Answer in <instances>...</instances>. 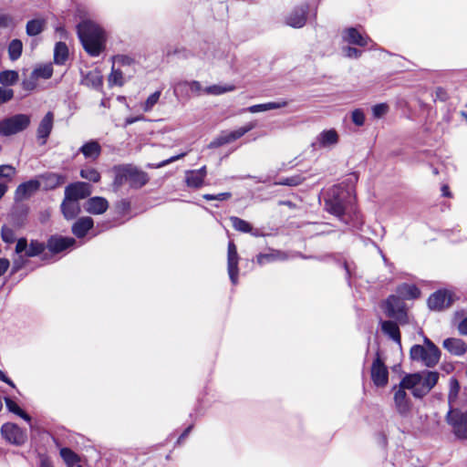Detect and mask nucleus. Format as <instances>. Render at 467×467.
I'll return each mask as SVG.
<instances>
[{"instance_id":"nucleus-26","label":"nucleus","mask_w":467,"mask_h":467,"mask_svg":"<svg viewBox=\"0 0 467 467\" xmlns=\"http://www.w3.org/2000/svg\"><path fill=\"white\" fill-rule=\"evenodd\" d=\"M93 226V220L91 217H82L78 219L72 226L73 234L80 238L86 235L88 231Z\"/></svg>"},{"instance_id":"nucleus-51","label":"nucleus","mask_w":467,"mask_h":467,"mask_svg":"<svg viewBox=\"0 0 467 467\" xmlns=\"http://www.w3.org/2000/svg\"><path fill=\"white\" fill-rule=\"evenodd\" d=\"M14 98V90L0 87V105L10 101Z\"/></svg>"},{"instance_id":"nucleus-33","label":"nucleus","mask_w":467,"mask_h":467,"mask_svg":"<svg viewBox=\"0 0 467 467\" xmlns=\"http://www.w3.org/2000/svg\"><path fill=\"white\" fill-rule=\"evenodd\" d=\"M255 127H256V122L252 121V122L247 123L244 127H241V128H239L234 131H231L225 135H226L229 142H233V141L236 140L237 139L243 137L245 133L249 132Z\"/></svg>"},{"instance_id":"nucleus-45","label":"nucleus","mask_w":467,"mask_h":467,"mask_svg":"<svg viewBox=\"0 0 467 467\" xmlns=\"http://www.w3.org/2000/svg\"><path fill=\"white\" fill-rule=\"evenodd\" d=\"M44 250L45 246L42 243L32 241L26 252V254L29 257H32L40 254Z\"/></svg>"},{"instance_id":"nucleus-47","label":"nucleus","mask_w":467,"mask_h":467,"mask_svg":"<svg viewBox=\"0 0 467 467\" xmlns=\"http://www.w3.org/2000/svg\"><path fill=\"white\" fill-rule=\"evenodd\" d=\"M1 237L5 243L12 244L16 240V234L13 229L4 225L1 229Z\"/></svg>"},{"instance_id":"nucleus-54","label":"nucleus","mask_w":467,"mask_h":467,"mask_svg":"<svg viewBox=\"0 0 467 467\" xmlns=\"http://www.w3.org/2000/svg\"><path fill=\"white\" fill-rule=\"evenodd\" d=\"M389 107L387 104H378L372 109V112L375 118H381L388 112Z\"/></svg>"},{"instance_id":"nucleus-2","label":"nucleus","mask_w":467,"mask_h":467,"mask_svg":"<svg viewBox=\"0 0 467 467\" xmlns=\"http://www.w3.org/2000/svg\"><path fill=\"white\" fill-rule=\"evenodd\" d=\"M113 171L115 174L112 183L114 191H119L126 183L131 188L139 189L149 181L146 172L130 164L115 166Z\"/></svg>"},{"instance_id":"nucleus-8","label":"nucleus","mask_w":467,"mask_h":467,"mask_svg":"<svg viewBox=\"0 0 467 467\" xmlns=\"http://www.w3.org/2000/svg\"><path fill=\"white\" fill-rule=\"evenodd\" d=\"M30 116L16 114L0 121V135L10 136L25 130L30 124Z\"/></svg>"},{"instance_id":"nucleus-35","label":"nucleus","mask_w":467,"mask_h":467,"mask_svg":"<svg viewBox=\"0 0 467 467\" xmlns=\"http://www.w3.org/2000/svg\"><path fill=\"white\" fill-rule=\"evenodd\" d=\"M449 393H448V403L450 409H452L453 403L456 401L460 392V383L455 378H451L449 380Z\"/></svg>"},{"instance_id":"nucleus-61","label":"nucleus","mask_w":467,"mask_h":467,"mask_svg":"<svg viewBox=\"0 0 467 467\" xmlns=\"http://www.w3.org/2000/svg\"><path fill=\"white\" fill-rule=\"evenodd\" d=\"M27 247V242L25 238L18 239L16 245V253L20 254L23 251L26 250Z\"/></svg>"},{"instance_id":"nucleus-50","label":"nucleus","mask_w":467,"mask_h":467,"mask_svg":"<svg viewBox=\"0 0 467 467\" xmlns=\"http://www.w3.org/2000/svg\"><path fill=\"white\" fill-rule=\"evenodd\" d=\"M203 199L206 201H226L229 200L232 197L231 192H221L218 194H203Z\"/></svg>"},{"instance_id":"nucleus-14","label":"nucleus","mask_w":467,"mask_h":467,"mask_svg":"<svg viewBox=\"0 0 467 467\" xmlns=\"http://www.w3.org/2000/svg\"><path fill=\"white\" fill-rule=\"evenodd\" d=\"M39 181L32 179L17 186L15 192L14 199L16 202H22L34 195L40 188Z\"/></svg>"},{"instance_id":"nucleus-56","label":"nucleus","mask_w":467,"mask_h":467,"mask_svg":"<svg viewBox=\"0 0 467 467\" xmlns=\"http://www.w3.org/2000/svg\"><path fill=\"white\" fill-rule=\"evenodd\" d=\"M185 84L188 85L190 90L196 95H200L201 92L203 91L202 85L199 81L193 80L191 82H185Z\"/></svg>"},{"instance_id":"nucleus-57","label":"nucleus","mask_w":467,"mask_h":467,"mask_svg":"<svg viewBox=\"0 0 467 467\" xmlns=\"http://www.w3.org/2000/svg\"><path fill=\"white\" fill-rule=\"evenodd\" d=\"M133 62V59L126 55H117L114 57V63H119L120 65H130Z\"/></svg>"},{"instance_id":"nucleus-28","label":"nucleus","mask_w":467,"mask_h":467,"mask_svg":"<svg viewBox=\"0 0 467 467\" xmlns=\"http://www.w3.org/2000/svg\"><path fill=\"white\" fill-rule=\"evenodd\" d=\"M381 329L384 334L389 336L393 341L400 345L401 338H400V332L399 329V327L397 323L387 320L381 322Z\"/></svg>"},{"instance_id":"nucleus-22","label":"nucleus","mask_w":467,"mask_h":467,"mask_svg":"<svg viewBox=\"0 0 467 467\" xmlns=\"http://www.w3.org/2000/svg\"><path fill=\"white\" fill-rule=\"evenodd\" d=\"M61 211L66 219H74L80 213L79 202L65 196L61 203Z\"/></svg>"},{"instance_id":"nucleus-18","label":"nucleus","mask_w":467,"mask_h":467,"mask_svg":"<svg viewBox=\"0 0 467 467\" xmlns=\"http://www.w3.org/2000/svg\"><path fill=\"white\" fill-rule=\"evenodd\" d=\"M109 208V202L103 197H91L85 203V210L92 214H102Z\"/></svg>"},{"instance_id":"nucleus-3","label":"nucleus","mask_w":467,"mask_h":467,"mask_svg":"<svg viewBox=\"0 0 467 467\" xmlns=\"http://www.w3.org/2000/svg\"><path fill=\"white\" fill-rule=\"evenodd\" d=\"M411 359L422 362L428 368L435 367L441 358V350L428 337L424 338V345H414L410 351Z\"/></svg>"},{"instance_id":"nucleus-30","label":"nucleus","mask_w":467,"mask_h":467,"mask_svg":"<svg viewBox=\"0 0 467 467\" xmlns=\"http://www.w3.org/2000/svg\"><path fill=\"white\" fill-rule=\"evenodd\" d=\"M230 221L232 223L233 227L236 231L242 232V233H250L254 236H258L259 235L258 230H254V231L252 225L248 222H246L245 220L241 219V218L236 217V216H231L230 217Z\"/></svg>"},{"instance_id":"nucleus-60","label":"nucleus","mask_w":467,"mask_h":467,"mask_svg":"<svg viewBox=\"0 0 467 467\" xmlns=\"http://www.w3.org/2000/svg\"><path fill=\"white\" fill-rule=\"evenodd\" d=\"M435 96L436 99H440L441 101H446L449 99L447 91L441 87L436 88Z\"/></svg>"},{"instance_id":"nucleus-40","label":"nucleus","mask_w":467,"mask_h":467,"mask_svg":"<svg viewBox=\"0 0 467 467\" xmlns=\"http://www.w3.org/2000/svg\"><path fill=\"white\" fill-rule=\"evenodd\" d=\"M23 44L19 39H14L8 46V54L11 60H16L22 54Z\"/></svg>"},{"instance_id":"nucleus-59","label":"nucleus","mask_w":467,"mask_h":467,"mask_svg":"<svg viewBox=\"0 0 467 467\" xmlns=\"http://www.w3.org/2000/svg\"><path fill=\"white\" fill-rule=\"evenodd\" d=\"M344 51H345L346 57H350V58H352V57H355V58L359 57L361 56V53H362L358 48L351 47H346L344 49Z\"/></svg>"},{"instance_id":"nucleus-36","label":"nucleus","mask_w":467,"mask_h":467,"mask_svg":"<svg viewBox=\"0 0 467 467\" xmlns=\"http://www.w3.org/2000/svg\"><path fill=\"white\" fill-rule=\"evenodd\" d=\"M45 26V20L43 19H33L27 22L26 24V34L28 36H37L43 30Z\"/></svg>"},{"instance_id":"nucleus-1","label":"nucleus","mask_w":467,"mask_h":467,"mask_svg":"<svg viewBox=\"0 0 467 467\" xmlns=\"http://www.w3.org/2000/svg\"><path fill=\"white\" fill-rule=\"evenodd\" d=\"M78 35L84 49L93 57H97L105 47L106 36L104 30L92 21L85 20L78 26Z\"/></svg>"},{"instance_id":"nucleus-21","label":"nucleus","mask_w":467,"mask_h":467,"mask_svg":"<svg viewBox=\"0 0 467 467\" xmlns=\"http://www.w3.org/2000/svg\"><path fill=\"white\" fill-rule=\"evenodd\" d=\"M338 142V135L335 130H323L317 137V143L320 148H329Z\"/></svg>"},{"instance_id":"nucleus-41","label":"nucleus","mask_w":467,"mask_h":467,"mask_svg":"<svg viewBox=\"0 0 467 467\" xmlns=\"http://www.w3.org/2000/svg\"><path fill=\"white\" fill-rule=\"evenodd\" d=\"M81 178L92 182H99L100 181V173L94 168H86L80 171Z\"/></svg>"},{"instance_id":"nucleus-29","label":"nucleus","mask_w":467,"mask_h":467,"mask_svg":"<svg viewBox=\"0 0 467 467\" xmlns=\"http://www.w3.org/2000/svg\"><path fill=\"white\" fill-rule=\"evenodd\" d=\"M103 78L99 71L91 70L82 79V84L92 88H101Z\"/></svg>"},{"instance_id":"nucleus-19","label":"nucleus","mask_w":467,"mask_h":467,"mask_svg":"<svg viewBox=\"0 0 467 467\" xmlns=\"http://www.w3.org/2000/svg\"><path fill=\"white\" fill-rule=\"evenodd\" d=\"M442 347L448 352H450L451 355H454V356H462L467 351V345L461 338H455V337L446 338L442 343Z\"/></svg>"},{"instance_id":"nucleus-15","label":"nucleus","mask_w":467,"mask_h":467,"mask_svg":"<svg viewBox=\"0 0 467 467\" xmlns=\"http://www.w3.org/2000/svg\"><path fill=\"white\" fill-rule=\"evenodd\" d=\"M451 304V296L447 291L439 290L431 295L428 299V306L435 311H441L449 307Z\"/></svg>"},{"instance_id":"nucleus-64","label":"nucleus","mask_w":467,"mask_h":467,"mask_svg":"<svg viewBox=\"0 0 467 467\" xmlns=\"http://www.w3.org/2000/svg\"><path fill=\"white\" fill-rule=\"evenodd\" d=\"M458 330L462 335H467V317L461 321Z\"/></svg>"},{"instance_id":"nucleus-24","label":"nucleus","mask_w":467,"mask_h":467,"mask_svg":"<svg viewBox=\"0 0 467 467\" xmlns=\"http://www.w3.org/2000/svg\"><path fill=\"white\" fill-rule=\"evenodd\" d=\"M79 151L86 159L97 160L101 153V146L96 140H89L81 146Z\"/></svg>"},{"instance_id":"nucleus-55","label":"nucleus","mask_w":467,"mask_h":467,"mask_svg":"<svg viewBox=\"0 0 467 467\" xmlns=\"http://www.w3.org/2000/svg\"><path fill=\"white\" fill-rule=\"evenodd\" d=\"M227 143H230L226 135H221L219 137H217L216 139H214L213 141H211V143L209 144V148H218L222 145H224V144H227Z\"/></svg>"},{"instance_id":"nucleus-42","label":"nucleus","mask_w":467,"mask_h":467,"mask_svg":"<svg viewBox=\"0 0 467 467\" xmlns=\"http://www.w3.org/2000/svg\"><path fill=\"white\" fill-rule=\"evenodd\" d=\"M32 74L36 78H41L47 79V78H51V76L53 74V67L50 64L40 66V67H36V69H34Z\"/></svg>"},{"instance_id":"nucleus-43","label":"nucleus","mask_w":467,"mask_h":467,"mask_svg":"<svg viewBox=\"0 0 467 467\" xmlns=\"http://www.w3.org/2000/svg\"><path fill=\"white\" fill-rule=\"evenodd\" d=\"M161 91L157 90L154 93H152L149 98L146 99V101L142 104L141 108L145 112L150 111L153 107L158 103L160 97H161Z\"/></svg>"},{"instance_id":"nucleus-46","label":"nucleus","mask_w":467,"mask_h":467,"mask_svg":"<svg viewBox=\"0 0 467 467\" xmlns=\"http://www.w3.org/2000/svg\"><path fill=\"white\" fill-rule=\"evenodd\" d=\"M108 80L109 85L122 86L124 83L122 72L119 69H115L112 67Z\"/></svg>"},{"instance_id":"nucleus-32","label":"nucleus","mask_w":467,"mask_h":467,"mask_svg":"<svg viewBox=\"0 0 467 467\" xmlns=\"http://www.w3.org/2000/svg\"><path fill=\"white\" fill-rule=\"evenodd\" d=\"M68 57V48L63 42H57L54 49L55 63L63 65Z\"/></svg>"},{"instance_id":"nucleus-25","label":"nucleus","mask_w":467,"mask_h":467,"mask_svg":"<svg viewBox=\"0 0 467 467\" xmlns=\"http://www.w3.org/2000/svg\"><path fill=\"white\" fill-rule=\"evenodd\" d=\"M345 38L348 43L360 47H366L371 41L368 36L361 35L354 27L346 30Z\"/></svg>"},{"instance_id":"nucleus-44","label":"nucleus","mask_w":467,"mask_h":467,"mask_svg":"<svg viewBox=\"0 0 467 467\" xmlns=\"http://www.w3.org/2000/svg\"><path fill=\"white\" fill-rule=\"evenodd\" d=\"M284 257L279 252H274L269 254H259L256 256V261L259 265H265V263L273 262L277 259H283Z\"/></svg>"},{"instance_id":"nucleus-17","label":"nucleus","mask_w":467,"mask_h":467,"mask_svg":"<svg viewBox=\"0 0 467 467\" xmlns=\"http://www.w3.org/2000/svg\"><path fill=\"white\" fill-rule=\"evenodd\" d=\"M54 124V114L51 111H48L44 118L41 119L37 130L36 136L39 140H41L40 144L44 145L47 142V138L49 137Z\"/></svg>"},{"instance_id":"nucleus-31","label":"nucleus","mask_w":467,"mask_h":467,"mask_svg":"<svg viewBox=\"0 0 467 467\" xmlns=\"http://www.w3.org/2000/svg\"><path fill=\"white\" fill-rule=\"evenodd\" d=\"M287 105V102L282 101V102H268L264 104H257L253 105L249 108H247L245 110L251 112V113H257L262 111H267L271 109H276L284 108Z\"/></svg>"},{"instance_id":"nucleus-16","label":"nucleus","mask_w":467,"mask_h":467,"mask_svg":"<svg viewBox=\"0 0 467 467\" xmlns=\"http://www.w3.org/2000/svg\"><path fill=\"white\" fill-rule=\"evenodd\" d=\"M307 10L308 5L306 4L295 8L285 18L286 25L296 28L304 26L306 21Z\"/></svg>"},{"instance_id":"nucleus-63","label":"nucleus","mask_w":467,"mask_h":467,"mask_svg":"<svg viewBox=\"0 0 467 467\" xmlns=\"http://www.w3.org/2000/svg\"><path fill=\"white\" fill-rule=\"evenodd\" d=\"M118 208L121 213H126L130 209V202L128 200H121L118 203Z\"/></svg>"},{"instance_id":"nucleus-20","label":"nucleus","mask_w":467,"mask_h":467,"mask_svg":"<svg viewBox=\"0 0 467 467\" xmlns=\"http://www.w3.org/2000/svg\"><path fill=\"white\" fill-rule=\"evenodd\" d=\"M74 244L75 239L71 237H51L47 242V247L53 253H59Z\"/></svg>"},{"instance_id":"nucleus-34","label":"nucleus","mask_w":467,"mask_h":467,"mask_svg":"<svg viewBox=\"0 0 467 467\" xmlns=\"http://www.w3.org/2000/svg\"><path fill=\"white\" fill-rule=\"evenodd\" d=\"M204 178L194 171H188L185 174V182L188 187L200 188L202 186Z\"/></svg>"},{"instance_id":"nucleus-49","label":"nucleus","mask_w":467,"mask_h":467,"mask_svg":"<svg viewBox=\"0 0 467 467\" xmlns=\"http://www.w3.org/2000/svg\"><path fill=\"white\" fill-rule=\"evenodd\" d=\"M60 455L67 464H73L78 461L77 454L68 448L61 449Z\"/></svg>"},{"instance_id":"nucleus-12","label":"nucleus","mask_w":467,"mask_h":467,"mask_svg":"<svg viewBox=\"0 0 467 467\" xmlns=\"http://www.w3.org/2000/svg\"><path fill=\"white\" fill-rule=\"evenodd\" d=\"M238 262L239 256L237 253L236 245L233 241L228 244V251H227V269L229 277L234 285L237 284L238 280Z\"/></svg>"},{"instance_id":"nucleus-5","label":"nucleus","mask_w":467,"mask_h":467,"mask_svg":"<svg viewBox=\"0 0 467 467\" xmlns=\"http://www.w3.org/2000/svg\"><path fill=\"white\" fill-rule=\"evenodd\" d=\"M348 197V192L344 187L340 185L331 187L327 192L325 198L326 210L337 217L343 216L346 209V200Z\"/></svg>"},{"instance_id":"nucleus-11","label":"nucleus","mask_w":467,"mask_h":467,"mask_svg":"<svg viewBox=\"0 0 467 467\" xmlns=\"http://www.w3.org/2000/svg\"><path fill=\"white\" fill-rule=\"evenodd\" d=\"M91 194V185L88 182H78L68 184L65 188V196L78 202Z\"/></svg>"},{"instance_id":"nucleus-7","label":"nucleus","mask_w":467,"mask_h":467,"mask_svg":"<svg viewBox=\"0 0 467 467\" xmlns=\"http://www.w3.org/2000/svg\"><path fill=\"white\" fill-rule=\"evenodd\" d=\"M383 308L389 317L394 318L401 325L408 323L406 305L397 295L389 296L384 302Z\"/></svg>"},{"instance_id":"nucleus-27","label":"nucleus","mask_w":467,"mask_h":467,"mask_svg":"<svg viewBox=\"0 0 467 467\" xmlns=\"http://www.w3.org/2000/svg\"><path fill=\"white\" fill-rule=\"evenodd\" d=\"M420 291L414 285L402 284L397 288V296L401 299H416L420 296Z\"/></svg>"},{"instance_id":"nucleus-39","label":"nucleus","mask_w":467,"mask_h":467,"mask_svg":"<svg viewBox=\"0 0 467 467\" xmlns=\"http://www.w3.org/2000/svg\"><path fill=\"white\" fill-rule=\"evenodd\" d=\"M5 402L6 405V408L10 412H13L16 414L17 416L21 417L22 419L26 420V421H30L31 418L28 414H26L14 400H12L10 398H5Z\"/></svg>"},{"instance_id":"nucleus-6","label":"nucleus","mask_w":467,"mask_h":467,"mask_svg":"<svg viewBox=\"0 0 467 467\" xmlns=\"http://www.w3.org/2000/svg\"><path fill=\"white\" fill-rule=\"evenodd\" d=\"M407 376L416 377L415 385L411 388L412 395L415 398L421 399L426 396L438 383L440 374L437 371L425 370Z\"/></svg>"},{"instance_id":"nucleus-13","label":"nucleus","mask_w":467,"mask_h":467,"mask_svg":"<svg viewBox=\"0 0 467 467\" xmlns=\"http://www.w3.org/2000/svg\"><path fill=\"white\" fill-rule=\"evenodd\" d=\"M371 379L377 387H385L389 380V372L379 357H377L371 366Z\"/></svg>"},{"instance_id":"nucleus-9","label":"nucleus","mask_w":467,"mask_h":467,"mask_svg":"<svg viewBox=\"0 0 467 467\" xmlns=\"http://www.w3.org/2000/svg\"><path fill=\"white\" fill-rule=\"evenodd\" d=\"M446 420L452 426L455 435L460 439H467V411L450 409Z\"/></svg>"},{"instance_id":"nucleus-62","label":"nucleus","mask_w":467,"mask_h":467,"mask_svg":"<svg viewBox=\"0 0 467 467\" xmlns=\"http://www.w3.org/2000/svg\"><path fill=\"white\" fill-rule=\"evenodd\" d=\"M10 262L6 258H0V276L3 275L9 268Z\"/></svg>"},{"instance_id":"nucleus-58","label":"nucleus","mask_w":467,"mask_h":467,"mask_svg":"<svg viewBox=\"0 0 467 467\" xmlns=\"http://www.w3.org/2000/svg\"><path fill=\"white\" fill-rule=\"evenodd\" d=\"M185 155H186V152H182V153H181V154H178V155L172 156V157H171L170 159H167V160H165V161H163L160 162V163H159V164H157L155 167H156V168H161V167H164V166H166V165H168V164H170V163H171V162H173V161H178V160H180V159L183 158Z\"/></svg>"},{"instance_id":"nucleus-23","label":"nucleus","mask_w":467,"mask_h":467,"mask_svg":"<svg viewBox=\"0 0 467 467\" xmlns=\"http://www.w3.org/2000/svg\"><path fill=\"white\" fill-rule=\"evenodd\" d=\"M44 182V187L46 190H53L57 187L64 184L67 181V178L65 175L55 173V172H48L46 174H43L41 176Z\"/></svg>"},{"instance_id":"nucleus-10","label":"nucleus","mask_w":467,"mask_h":467,"mask_svg":"<svg viewBox=\"0 0 467 467\" xmlns=\"http://www.w3.org/2000/svg\"><path fill=\"white\" fill-rule=\"evenodd\" d=\"M1 434L5 441L15 445H22L27 439L26 431L16 424L11 422H6L2 425Z\"/></svg>"},{"instance_id":"nucleus-37","label":"nucleus","mask_w":467,"mask_h":467,"mask_svg":"<svg viewBox=\"0 0 467 467\" xmlns=\"http://www.w3.org/2000/svg\"><path fill=\"white\" fill-rule=\"evenodd\" d=\"M18 73L15 70H4L0 72V84L3 86H12L18 80Z\"/></svg>"},{"instance_id":"nucleus-52","label":"nucleus","mask_w":467,"mask_h":467,"mask_svg":"<svg viewBox=\"0 0 467 467\" xmlns=\"http://www.w3.org/2000/svg\"><path fill=\"white\" fill-rule=\"evenodd\" d=\"M302 182V179L300 176H293L289 178H285L275 182L277 185H287V186H297Z\"/></svg>"},{"instance_id":"nucleus-4","label":"nucleus","mask_w":467,"mask_h":467,"mask_svg":"<svg viewBox=\"0 0 467 467\" xmlns=\"http://www.w3.org/2000/svg\"><path fill=\"white\" fill-rule=\"evenodd\" d=\"M416 377L405 376L398 386L393 388L394 404L399 414L406 416L411 408L410 400L406 393V389L411 390L415 385Z\"/></svg>"},{"instance_id":"nucleus-48","label":"nucleus","mask_w":467,"mask_h":467,"mask_svg":"<svg viewBox=\"0 0 467 467\" xmlns=\"http://www.w3.org/2000/svg\"><path fill=\"white\" fill-rule=\"evenodd\" d=\"M16 170L12 165H0V178H5L11 181L13 177L16 175Z\"/></svg>"},{"instance_id":"nucleus-53","label":"nucleus","mask_w":467,"mask_h":467,"mask_svg":"<svg viewBox=\"0 0 467 467\" xmlns=\"http://www.w3.org/2000/svg\"><path fill=\"white\" fill-rule=\"evenodd\" d=\"M352 121L357 126H362L365 122V115L361 109H355L351 115Z\"/></svg>"},{"instance_id":"nucleus-38","label":"nucleus","mask_w":467,"mask_h":467,"mask_svg":"<svg viewBox=\"0 0 467 467\" xmlns=\"http://www.w3.org/2000/svg\"><path fill=\"white\" fill-rule=\"evenodd\" d=\"M235 87L232 84L226 85H212L203 89L206 94L209 95H221L226 92L234 91Z\"/></svg>"}]
</instances>
